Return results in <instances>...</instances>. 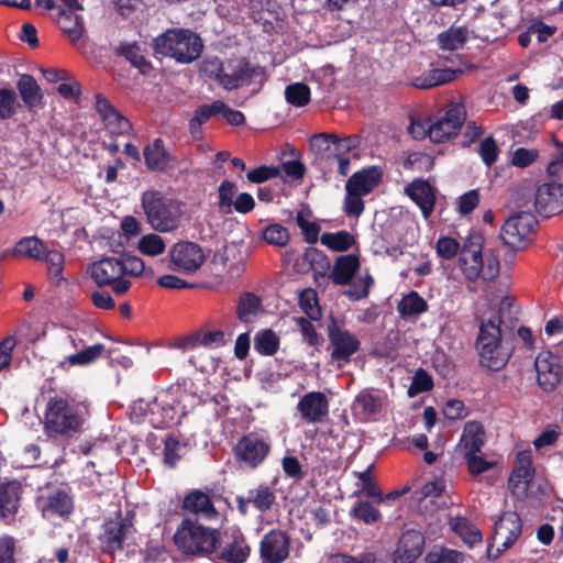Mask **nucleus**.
<instances>
[{"instance_id":"nucleus-40","label":"nucleus","mask_w":563,"mask_h":563,"mask_svg":"<svg viewBox=\"0 0 563 563\" xmlns=\"http://www.w3.org/2000/svg\"><path fill=\"white\" fill-rule=\"evenodd\" d=\"M320 241L324 246L335 252L347 251L355 243L354 236L347 231L323 233L320 238Z\"/></svg>"},{"instance_id":"nucleus-8","label":"nucleus","mask_w":563,"mask_h":563,"mask_svg":"<svg viewBox=\"0 0 563 563\" xmlns=\"http://www.w3.org/2000/svg\"><path fill=\"white\" fill-rule=\"evenodd\" d=\"M55 350L59 356L64 357L60 362V366L68 368L71 366H86L93 363L102 356L106 346L102 343L86 346L79 334L71 332L65 333L58 338Z\"/></svg>"},{"instance_id":"nucleus-10","label":"nucleus","mask_w":563,"mask_h":563,"mask_svg":"<svg viewBox=\"0 0 563 563\" xmlns=\"http://www.w3.org/2000/svg\"><path fill=\"white\" fill-rule=\"evenodd\" d=\"M269 452V439L254 432L242 437L234 446L236 460L252 470L261 465Z\"/></svg>"},{"instance_id":"nucleus-39","label":"nucleus","mask_w":563,"mask_h":563,"mask_svg":"<svg viewBox=\"0 0 563 563\" xmlns=\"http://www.w3.org/2000/svg\"><path fill=\"white\" fill-rule=\"evenodd\" d=\"M144 157L148 168L162 170L167 166V153L162 140L157 139L144 150Z\"/></svg>"},{"instance_id":"nucleus-15","label":"nucleus","mask_w":563,"mask_h":563,"mask_svg":"<svg viewBox=\"0 0 563 563\" xmlns=\"http://www.w3.org/2000/svg\"><path fill=\"white\" fill-rule=\"evenodd\" d=\"M169 258L170 268L184 274H194L206 261L202 249L189 241L174 244L169 251Z\"/></svg>"},{"instance_id":"nucleus-45","label":"nucleus","mask_w":563,"mask_h":563,"mask_svg":"<svg viewBox=\"0 0 563 563\" xmlns=\"http://www.w3.org/2000/svg\"><path fill=\"white\" fill-rule=\"evenodd\" d=\"M349 288L344 291V295L350 300H361L366 298L369 295V290L374 285V278L369 274H365L364 276H360L354 280H351Z\"/></svg>"},{"instance_id":"nucleus-17","label":"nucleus","mask_w":563,"mask_h":563,"mask_svg":"<svg viewBox=\"0 0 563 563\" xmlns=\"http://www.w3.org/2000/svg\"><path fill=\"white\" fill-rule=\"evenodd\" d=\"M331 358L338 362L339 367L350 362L351 356L360 350V340L350 331L340 328L335 322L328 325Z\"/></svg>"},{"instance_id":"nucleus-46","label":"nucleus","mask_w":563,"mask_h":563,"mask_svg":"<svg viewBox=\"0 0 563 563\" xmlns=\"http://www.w3.org/2000/svg\"><path fill=\"white\" fill-rule=\"evenodd\" d=\"M444 486L440 482H429L419 490L415 492V498L420 503V508L427 510L434 504L435 498H440Z\"/></svg>"},{"instance_id":"nucleus-53","label":"nucleus","mask_w":563,"mask_h":563,"mask_svg":"<svg viewBox=\"0 0 563 563\" xmlns=\"http://www.w3.org/2000/svg\"><path fill=\"white\" fill-rule=\"evenodd\" d=\"M464 553L445 548L433 549L426 556L427 563H463Z\"/></svg>"},{"instance_id":"nucleus-4","label":"nucleus","mask_w":563,"mask_h":563,"mask_svg":"<svg viewBox=\"0 0 563 563\" xmlns=\"http://www.w3.org/2000/svg\"><path fill=\"white\" fill-rule=\"evenodd\" d=\"M484 236L479 232L468 234L461 249L460 268L464 277L474 283L478 279L493 280L499 273V262L494 256L483 257Z\"/></svg>"},{"instance_id":"nucleus-55","label":"nucleus","mask_w":563,"mask_h":563,"mask_svg":"<svg viewBox=\"0 0 563 563\" xmlns=\"http://www.w3.org/2000/svg\"><path fill=\"white\" fill-rule=\"evenodd\" d=\"M263 239L272 245L285 246L289 241V232L280 224H271L263 231Z\"/></svg>"},{"instance_id":"nucleus-21","label":"nucleus","mask_w":563,"mask_h":563,"mask_svg":"<svg viewBox=\"0 0 563 563\" xmlns=\"http://www.w3.org/2000/svg\"><path fill=\"white\" fill-rule=\"evenodd\" d=\"M256 74L257 68L253 67L244 58L230 59L225 62L220 86L227 90L238 89L241 86L247 85Z\"/></svg>"},{"instance_id":"nucleus-36","label":"nucleus","mask_w":563,"mask_h":563,"mask_svg":"<svg viewBox=\"0 0 563 563\" xmlns=\"http://www.w3.org/2000/svg\"><path fill=\"white\" fill-rule=\"evenodd\" d=\"M450 527L468 547H473L474 544L482 541L481 531L466 518H451Z\"/></svg>"},{"instance_id":"nucleus-60","label":"nucleus","mask_w":563,"mask_h":563,"mask_svg":"<svg viewBox=\"0 0 563 563\" xmlns=\"http://www.w3.org/2000/svg\"><path fill=\"white\" fill-rule=\"evenodd\" d=\"M294 321L300 329L303 341H306L310 346H318L321 343L322 339L317 333V330L311 321L302 317L294 318Z\"/></svg>"},{"instance_id":"nucleus-57","label":"nucleus","mask_w":563,"mask_h":563,"mask_svg":"<svg viewBox=\"0 0 563 563\" xmlns=\"http://www.w3.org/2000/svg\"><path fill=\"white\" fill-rule=\"evenodd\" d=\"M477 152L486 166H492L499 155L498 146L493 136L485 137L479 143Z\"/></svg>"},{"instance_id":"nucleus-5","label":"nucleus","mask_w":563,"mask_h":563,"mask_svg":"<svg viewBox=\"0 0 563 563\" xmlns=\"http://www.w3.org/2000/svg\"><path fill=\"white\" fill-rule=\"evenodd\" d=\"M157 54L173 57L179 63H190L202 52L201 38L190 30L169 29L154 40Z\"/></svg>"},{"instance_id":"nucleus-49","label":"nucleus","mask_w":563,"mask_h":563,"mask_svg":"<svg viewBox=\"0 0 563 563\" xmlns=\"http://www.w3.org/2000/svg\"><path fill=\"white\" fill-rule=\"evenodd\" d=\"M20 107L18 96L12 89H0V121L11 119Z\"/></svg>"},{"instance_id":"nucleus-29","label":"nucleus","mask_w":563,"mask_h":563,"mask_svg":"<svg viewBox=\"0 0 563 563\" xmlns=\"http://www.w3.org/2000/svg\"><path fill=\"white\" fill-rule=\"evenodd\" d=\"M380 177L376 167L355 173L346 183V192L367 195L378 185Z\"/></svg>"},{"instance_id":"nucleus-31","label":"nucleus","mask_w":563,"mask_h":563,"mask_svg":"<svg viewBox=\"0 0 563 563\" xmlns=\"http://www.w3.org/2000/svg\"><path fill=\"white\" fill-rule=\"evenodd\" d=\"M183 506L186 511L192 512L200 518L212 519L217 515L209 495L200 490L189 493L185 497Z\"/></svg>"},{"instance_id":"nucleus-64","label":"nucleus","mask_w":563,"mask_h":563,"mask_svg":"<svg viewBox=\"0 0 563 563\" xmlns=\"http://www.w3.org/2000/svg\"><path fill=\"white\" fill-rule=\"evenodd\" d=\"M260 300L252 294H245L241 297L238 306V314L242 320H249V317L257 310Z\"/></svg>"},{"instance_id":"nucleus-16","label":"nucleus","mask_w":563,"mask_h":563,"mask_svg":"<svg viewBox=\"0 0 563 563\" xmlns=\"http://www.w3.org/2000/svg\"><path fill=\"white\" fill-rule=\"evenodd\" d=\"M521 520L518 514L506 511L495 523L494 542L497 544L496 553L487 549L489 559H496L501 552L508 550L521 534Z\"/></svg>"},{"instance_id":"nucleus-43","label":"nucleus","mask_w":563,"mask_h":563,"mask_svg":"<svg viewBox=\"0 0 563 563\" xmlns=\"http://www.w3.org/2000/svg\"><path fill=\"white\" fill-rule=\"evenodd\" d=\"M238 197V187L230 180H223L218 188V207L220 212L230 214L233 211L235 198Z\"/></svg>"},{"instance_id":"nucleus-47","label":"nucleus","mask_w":563,"mask_h":563,"mask_svg":"<svg viewBox=\"0 0 563 563\" xmlns=\"http://www.w3.org/2000/svg\"><path fill=\"white\" fill-rule=\"evenodd\" d=\"M355 407L366 416L376 415L382 410L383 398L372 391L363 390L355 398Z\"/></svg>"},{"instance_id":"nucleus-28","label":"nucleus","mask_w":563,"mask_h":563,"mask_svg":"<svg viewBox=\"0 0 563 563\" xmlns=\"http://www.w3.org/2000/svg\"><path fill=\"white\" fill-rule=\"evenodd\" d=\"M360 267L361 263L355 254L341 255L333 264L330 278L335 285H347Z\"/></svg>"},{"instance_id":"nucleus-48","label":"nucleus","mask_w":563,"mask_h":563,"mask_svg":"<svg viewBox=\"0 0 563 563\" xmlns=\"http://www.w3.org/2000/svg\"><path fill=\"white\" fill-rule=\"evenodd\" d=\"M299 306L310 320H319L321 318V308L314 289L306 288L300 292Z\"/></svg>"},{"instance_id":"nucleus-38","label":"nucleus","mask_w":563,"mask_h":563,"mask_svg":"<svg viewBox=\"0 0 563 563\" xmlns=\"http://www.w3.org/2000/svg\"><path fill=\"white\" fill-rule=\"evenodd\" d=\"M517 310L509 297H505L500 300L498 311L493 313L485 321H495L498 324V329L511 328L517 320Z\"/></svg>"},{"instance_id":"nucleus-54","label":"nucleus","mask_w":563,"mask_h":563,"mask_svg":"<svg viewBox=\"0 0 563 563\" xmlns=\"http://www.w3.org/2000/svg\"><path fill=\"white\" fill-rule=\"evenodd\" d=\"M278 345L279 340L271 330L262 331L255 338L254 347L262 355H273L277 351Z\"/></svg>"},{"instance_id":"nucleus-30","label":"nucleus","mask_w":563,"mask_h":563,"mask_svg":"<svg viewBox=\"0 0 563 563\" xmlns=\"http://www.w3.org/2000/svg\"><path fill=\"white\" fill-rule=\"evenodd\" d=\"M463 69L437 68L416 77L412 85L419 89H429L439 85L453 81L463 74Z\"/></svg>"},{"instance_id":"nucleus-12","label":"nucleus","mask_w":563,"mask_h":563,"mask_svg":"<svg viewBox=\"0 0 563 563\" xmlns=\"http://www.w3.org/2000/svg\"><path fill=\"white\" fill-rule=\"evenodd\" d=\"M188 395L180 386H170L158 393L155 398V408L162 410V423L169 426L179 422L180 417L187 412L185 400Z\"/></svg>"},{"instance_id":"nucleus-41","label":"nucleus","mask_w":563,"mask_h":563,"mask_svg":"<svg viewBox=\"0 0 563 563\" xmlns=\"http://www.w3.org/2000/svg\"><path fill=\"white\" fill-rule=\"evenodd\" d=\"M427 307L426 300L417 291H411L402 297L397 308L401 316L411 317L421 314L427 310Z\"/></svg>"},{"instance_id":"nucleus-13","label":"nucleus","mask_w":563,"mask_h":563,"mask_svg":"<svg viewBox=\"0 0 563 563\" xmlns=\"http://www.w3.org/2000/svg\"><path fill=\"white\" fill-rule=\"evenodd\" d=\"M536 223L537 220L530 211H523L510 217L501 229L504 243L512 249L525 247Z\"/></svg>"},{"instance_id":"nucleus-18","label":"nucleus","mask_w":563,"mask_h":563,"mask_svg":"<svg viewBox=\"0 0 563 563\" xmlns=\"http://www.w3.org/2000/svg\"><path fill=\"white\" fill-rule=\"evenodd\" d=\"M296 411L307 424L322 423L329 416V398L322 391H309L299 399Z\"/></svg>"},{"instance_id":"nucleus-50","label":"nucleus","mask_w":563,"mask_h":563,"mask_svg":"<svg viewBox=\"0 0 563 563\" xmlns=\"http://www.w3.org/2000/svg\"><path fill=\"white\" fill-rule=\"evenodd\" d=\"M285 98L295 107H303L310 101V88L303 82L290 84L285 89Z\"/></svg>"},{"instance_id":"nucleus-58","label":"nucleus","mask_w":563,"mask_h":563,"mask_svg":"<svg viewBox=\"0 0 563 563\" xmlns=\"http://www.w3.org/2000/svg\"><path fill=\"white\" fill-rule=\"evenodd\" d=\"M164 444V463L169 467H174L181 457L184 446L173 437H167Z\"/></svg>"},{"instance_id":"nucleus-2","label":"nucleus","mask_w":563,"mask_h":563,"mask_svg":"<svg viewBox=\"0 0 563 563\" xmlns=\"http://www.w3.org/2000/svg\"><path fill=\"white\" fill-rule=\"evenodd\" d=\"M89 417L88 406L67 398H52L46 406L44 424L49 437H69L81 430Z\"/></svg>"},{"instance_id":"nucleus-42","label":"nucleus","mask_w":563,"mask_h":563,"mask_svg":"<svg viewBox=\"0 0 563 563\" xmlns=\"http://www.w3.org/2000/svg\"><path fill=\"white\" fill-rule=\"evenodd\" d=\"M137 250L145 256L155 257L162 255L165 252L166 243L161 235L148 233L139 240Z\"/></svg>"},{"instance_id":"nucleus-62","label":"nucleus","mask_w":563,"mask_h":563,"mask_svg":"<svg viewBox=\"0 0 563 563\" xmlns=\"http://www.w3.org/2000/svg\"><path fill=\"white\" fill-rule=\"evenodd\" d=\"M279 174V167L263 165L255 169L250 170L246 177L251 183L261 184L271 178L277 177Z\"/></svg>"},{"instance_id":"nucleus-59","label":"nucleus","mask_w":563,"mask_h":563,"mask_svg":"<svg viewBox=\"0 0 563 563\" xmlns=\"http://www.w3.org/2000/svg\"><path fill=\"white\" fill-rule=\"evenodd\" d=\"M298 227L301 229L307 243L313 244L318 241L320 227L316 222L309 221L302 211L296 216Z\"/></svg>"},{"instance_id":"nucleus-35","label":"nucleus","mask_w":563,"mask_h":563,"mask_svg":"<svg viewBox=\"0 0 563 563\" xmlns=\"http://www.w3.org/2000/svg\"><path fill=\"white\" fill-rule=\"evenodd\" d=\"M468 31L463 26H451L438 35L439 47L443 51H456L464 46Z\"/></svg>"},{"instance_id":"nucleus-25","label":"nucleus","mask_w":563,"mask_h":563,"mask_svg":"<svg viewBox=\"0 0 563 563\" xmlns=\"http://www.w3.org/2000/svg\"><path fill=\"white\" fill-rule=\"evenodd\" d=\"M534 476L532 460L529 452H520L517 456V466L509 478V487L514 494L525 495Z\"/></svg>"},{"instance_id":"nucleus-34","label":"nucleus","mask_w":563,"mask_h":563,"mask_svg":"<svg viewBox=\"0 0 563 563\" xmlns=\"http://www.w3.org/2000/svg\"><path fill=\"white\" fill-rule=\"evenodd\" d=\"M56 22L71 42H76L81 37L84 31L82 21L73 11L59 9Z\"/></svg>"},{"instance_id":"nucleus-44","label":"nucleus","mask_w":563,"mask_h":563,"mask_svg":"<svg viewBox=\"0 0 563 563\" xmlns=\"http://www.w3.org/2000/svg\"><path fill=\"white\" fill-rule=\"evenodd\" d=\"M45 246L35 236H29L20 240L14 247V254L19 256H27L34 260H42Z\"/></svg>"},{"instance_id":"nucleus-63","label":"nucleus","mask_w":563,"mask_h":563,"mask_svg":"<svg viewBox=\"0 0 563 563\" xmlns=\"http://www.w3.org/2000/svg\"><path fill=\"white\" fill-rule=\"evenodd\" d=\"M481 452H471L463 454L468 470L472 474H482L493 467V463L486 461L481 454Z\"/></svg>"},{"instance_id":"nucleus-11","label":"nucleus","mask_w":563,"mask_h":563,"mask_svg":"<svg viewBox=\"0 0 563 563\" xmlns=\"http://www.w3.org/2000/svg\"><path fill=\"white\" fill-rule=\"evenodd\" d=\"M134 527L130 518L117 516L107 520L99 536L100 547L106 553H114L122 550L126 541L133 536Z\"/></svg>"},{"instance_id":"nucleus-1","label":"nucleus","mask_w":563,"mask_h":563,"mask_svg":"<svg viewBox=\"0 0 563 563\" xmlns=\"http://www.w3.org/2000/svg\"><path fill=\"white\" fill-rule=\"evenodd\" d=\"M145 272V263L134 255L107 256L88 266L89 277L99 287L110 286L115 295L125 294L132 286L130 278Z\"/></svg>"},{"instance_id":"nucleus-20","label":"nucleus","mask_w":563,"mask_h":563,"mask_svg":"<svg viewBox=\"0 0 563 563\" xmlns=\"http://www.w3.org/2000/svg\"><path fill=\"white\" fill-rule=\"evenodd\" d=\"M534 208L544 217L563 211V185L549 183L538 187L534 194Z\"/></svg>"},{"instance_id":"nucleus-23","label":"nucleus","mask_w":563,"mask_h":563,"mask_svg":"<svg viewBox=\"0 0 563 563\" xmlns=\"http://www.w3.org/2000/svg\"><path fill=\"white\" fill-rule=\"evenodd\" d=\"M424 538L420 531H405L394 552V563H413L422 553Z\"/></svg>"},{"instance_id":"nucleus-37","label":"nucleus","mask_w":563,"mask_h":563,"mask_svg":"<svg viewBox=\"0 0 563 563\" xmlns=\"http://www.w3.org/2000/svg\"><path fill=\"white\" fill-rule=\"evenodd\" d=\"M275 494L267 485H258L247 490V499L257 510L264 512L271 509L275 503Z\"/></svg>"},{"instance_id":"nucleus-3","label":"nucleus","mask_w":563,"mask_h":563,"mask_svg":"<svg viewBox=\"0 0 563 563\" xmlns=\"http://www.w3.org/2000/svg\"><path fill=\"white\" fill-rule=\"evenodd\" d=\"M142 208L151 228L163 233L177 230L184 216L183 202L155 190L142 195Z\"/></svg>"},{"instance_id":"nucleus-56","label":"nucleus","mask_w":563,"mask_h":563,"mask_svg":"<svg viewBox=\"0 0 563 563\" xmlns=\"http://www.w3.org/2000/svg\"><path fill=\"white\" fill-rule=\"evenodd\" d=\"M462 246L459 241L450 236H441L437 241V254L443 260L453 258L459 252L461 253Z\"/></svg>"},{"instance_id":"nucleus-14","label":"nucleus","mask_w":563,"mask_h":563,"mask_svg":"<svg viewBox=\"0 0 563 563\" xmlns=\"http://www.w3.org/2000/svg\"><path fill=\"white\" fill-rule=\"evenodd\" d=\"M251 549L245 538L239 531L225 533L219 537V543L211 560L213 563H245L250 556Z\"/></svg>"},{"instance_id":"nucleus-9","label":"nucleus","mask_w":563,"mask_h":563,"mask_svg":"<svg viewBox=\"0 0 563 563\" xmlns=\"http://www.w3.org/2000/svg\"><path fill=\"white\" fill-rule=\"evenodd\" d=\"M430 140L434 143H442L456 136L466 120V109L463 103L452 102L448 106L444 114L429 117Z\"/></svg>"},{"instance_id":"nucleus-61","label":"nucleus","mask_w":563,"mask_h":563,"mask_svg":"<svg viewBox=\"0 0 563 563\" xmlns=\"http://www.w3.org/2000/svg\"><path fill=\"white\" fill-rule=\"evenodd\" d=\"M333 144V135L321 133L313 135L310 140L311 148L323 158H331V147Z\"/></svg>"},{"instance_id":"nucleus-52","label":"nucleus","mask_w":563,"mask_h":563,"mask_svg":"<svg viewBox=\"0 0 563 563\" xmlns=\"http://www.w3.org/2000/svg\"><path fill=\"white\" fill-rule=\"evenodd\" d=\"M118 53L124 56L133 66L142 71L148 67V64L143 55V52L135 43H124L117 48Z\"/></svg>"},{"instance_id":"nucleus-6","label":"nucleus","mask_w":563,"mask_h":563,"mask_svg":"<svg viewBox=\"0 0 563 563\" xmlns=\"http://www.w3.org/2000/svg\"><path fill=\"white\" fill-rule=\"evenodd\" d=\"M495 321H482L476 347L483 366L501 369L510 357V349L501 342L503 329Z\"/></svg>"},{"instance_id":"nucleus-19","label":"nucleus","mask_w":563,"mask_h":563,"mask_svg":"<svg viewBox=\"0 0 563 563\" xmlns=\"http://www.w3.org/2000/svg\"><path fill=\"white\" fill-rule=\"evenodd\" d=\"M290 553V539L286 532L274 529L264 534L260 543L262 563H283Z\"/></svg>"},{"instance_id":"nucleus-51","label":"nucleus","mask_w":563,"mask_h":563,"mask_svg":"<svg viewBox=\"0 0 563 563\" xmlns=\"http://www.w3.org/2000/svg\"><path fill=\"white\" fill-rule=\"evenodd\" d=\"M350 515L362 520L366 525H373L382 518L379 510L368 501H360L355 504L350 510Z\"/></svg>"},{"instance_id":"nucleus-33","label":"nucleus","mask_w":563,"mask_h":563,"mask_svg":"<svg viewBox=\"0 0 563 563\" xmlns=\"http://www.w3.org/2000/svg\"><path fill=\"white\" fill-rule=\"evenodd\" d=\"M16 89L27 108L32 109L42 103L43 93L33 76L27 74L21 75L16 81Z\"/></svg>"},{"instance_id":"nucleus-7","label":"nucleus","mask_w":563,"mask_h":563,"mask_svg":"<svg viewBox=\"0 0 563 563\" xmlns=\"http://www.w3.org/2000/svg\"><path fill=\"white\" fill-rule=\"evenodd\" d=\"M219 532L184 520L175 533V543L185 553L212 556L219 543Z\"/></svg>"},{"instance_id":"nucleus-22","label":"nucleus","mask_w":563,"mask_h":563,"mask_svg":"<svg viewBox=\"0 0 563 563\" xmlns=\"http://www.w3.org/2000/svg\"><path fill=\"white\" fill-rule=\"evenodd\" d=\"M37 507L45 518L53 516L64 517L71 512L73 500L65 490L56 488L40 495L37 498Z\"/></svg>"},{"instance_id":"nucleus-24","label":"nucleus","mask_w":563,"mask_h":563,"mask_svg":"<svg viewBox=\"0 0 563 563\" xmlns=\"http://www.w3.org/2000/svg\"><path fill=\"white\" fill-rule=\"evenodd\" d=\"M96 109L100 114L106 129L114 135L130 132L131 123L101 95L96 96Z\"/></svg>"},{"instance_id":"nucleus-27","label":"nucleus","mask_w":563,"mask_h":563,"mask_svg":"<svg viewBox=\"0 0 563 563\" xmlns=\"http://www.w3.org/2000/svg\"><path fill=\"white\" fill-rule=\"evenodd\" d=\"M485 443V430L481 422L468 421L465 423L457 449L462 454L481 452Z\"/></svg>"},{"instance_id":"nucleus-32","label":"nucleus","mask_w":563,"mask_h":563,"mask_svg":"<svg viewBox=\"0 0 563 563\" xmlns=\"http://www.w3.org/2000/svg\"><path fill=\"white\" fill-rule=\"evenodd\" d=\"M21 485L19 482L0 484V517L8 518L19 508Z\"/></svg>"},{"instance_id":"nucleus-26","label":"nucleus","mask_w":563,"mask_h":563,"mask_svg":"<svg viewBox=\"0 0 563 563\" xmlns=\"http://www.w3.org/2000/svg\"><path fill=\"white\" fill-rule=\"evenodd\" d=\"M407 195L419 206L424 219H428L434 208L435 195L428 181L413 180L407 188Z\"/></svg>"}]
</instances>
